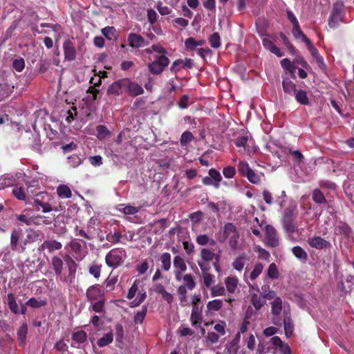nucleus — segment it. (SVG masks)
<instances>
[{"label":"nucleus","instance_id":"1","mask_svg":"<svg viewBox=\"0 0 354 354\" xmlns=\"http://www.w3.org/2000/svg\"><path fill=\"white\" fill-rule=\"evenodd\" d=\"M234 145L236 147L242 148V149L239 150V153H243L245 152L248 156L254 154L258 149L254 140L247 134L238 136L234 140Z\"/></svg>","mask_w":354,"mask_h":354},{"label":"nucleus","instance_id":"2","mask_svg":"<svg viewBox=\"0 0 354 354\" xmlns=\"http://www.w3.org/2000/svg\"><path fill=\"white\" fill-rule=\"evenodd\" d=\"M345 8L342 1H337L333 6L332 11L328 19V26L330 28H337L341 23L344 22Z\"/></svg>","mask_w":354,"mask_h":354},{"label":"nucleus","instance_id":"3","mask_svg":"<svg viewBox=\"0 0 354 354\" xmlns=\"http://www.w3.org/2000/svg\"><path fill=\"white\" fill-rule=\"evenodd\" d=\"M126 257V251L124 249H113L106 255V263L110 268H116L123 263Z\"/></svg>","mask_w":354,"mask_h":354},{"label":"nucleus","instance_id":"4","mask_svg":"<svg viewBox=\"0 0 354 354\" xmlns=\"http://www.w3.org/2000/svg\"><path fill=\"white\" fill-rule=\"evenodd\" d=\"M82 243L86 245L85 242L77 239H73L68 243V246L71 248L73 256L78 261H82L88 253L86 247L83 246Z\"/></svg>","mask_w":354,"mask_h":354},{"label":"nucleus","instance_id":"5","mask_svg":"<svg viewBox=\"0 0 354 354\" xmlns=\"http://www.w3.org/2000/svg\"><path fill=\"white\" fill-rule=\"evenodd\" d=\"M169 59L165 55H159L155 57V59L148 64L149 72L153 75L160 74L165 68L169 65Z\"/></svg>","mask_w":354,"mask_h":354},{"label":"nucleus","instance_id":"6","mask_svg":"<svg viewBox=\"0 0 354 354\" xmlns=\"http://www.w3.org/2000/svg\"><path fill=\"white\" fill-rule=\"evenodd\" d=\"M266 243L271 248H276L279 245V234L274 227L267 225L265 228Z\"/></svg>","mask_w":354,"mask_h":354},{"label":"nucleus","instance_id":"7","mask_svg":"<svg viewBox=\"0 0 354 354\" xmlns=\"http://www.w3.org/2000/svg\"><path fill=\"white\" fill-rule=\"evenodd\" d=\"M173 263L175 279L180 282L182 281L183 273L187 270L186 263L184 259L179 255L174 257Z\"/></svg>","mask_w":354,"mask_h":354},{"label":"nucleus","instance_id":"8","mask_svg":"<svg viewBox=\"0 0 354 354\" xmlns=\"http://www.w3.org/2000/svg\"><path fill=\"white\" fill-rule=\"evenodd\" d=\"M334 234L336 236H340L342 239L349 240L352 238L351 227L346 223L341 221L335 223Z\"/></svg>","mask_w":354,"mask_h":354},{"label":"nucleus","instance_id":"9","mask_svg":"<svg viewBox=\"0 0 354 354\" xmlns=\"http://www.w3.org/2000/svg\"><path fill=\"white\" fill-rule=\"evenodd\" d=\"M127 82V78L115 81L109 86L108 93L115 96L122 95L124 91H126Z\"/></svg>","mask_w":354,"mask_h":354},{"label":"nucleus","instance_id":"10","mask_svg":"<svg viewBox=\"0 0 354 354\" xmlns=\"http://www.w3.org/2000/svg\"><path fill=\"white\" fill-rule=\"evenodd\" d=\"M71 346L80 348H82L87 340V334L82 330H75L71 337Z\"/></svg>","mask_w":354,"mask_h":354},{"label":"nucleus","instance_id":"11","mask_svg":"<svg viewBox=\"0 0 354 354\" xmlns=\"http://www.w3.org/2000/svg\"><path fill=\"white\" fill-rule=\"evenodd\" d=\"M308 245L317 250L327 249L331 247L329 241L325 240L319 236H315L308 239Z\"/></svg>","mask_w":354,"mask_h":354},{"label":"nucleus","instance_id":"12","mask_svg":"<svg viewBox=\"0 0 354 354\" xmlns=\"http://www.w3.org/2000/svg\"><path fill=\"white\" fill-rule=\"evenodd\" d=\"M129 45L133 48H139L149 44L141 35L131 32L127 37Z\"/></svg>","mask_w":354,"mask_h":354},{"label":"nucleus","instance_id":"13","mask_svg":"<svg viewBox=\"0 0 354 354\" xmlns=\"http://www.w3.org/2000/svg\"><path fill=\"white\" fill-rule=\"evenodd\" d=\"M22 236L21 230H14L11 233L10 236V247L12 250H16L19 252H23L26 249V243L22 245L18 246V241Z\"/></svg>","mask_w":354,"mask_h":354},{"label":"nucleus","instance_id":"14","mask_svg":"<svg viewBox=\"0 0 354 354\" xmlns=\"http://www.w3.org/2000/svg\"><path fill=\"white\" fill-rule=\"evenodd\" d=\"M192 66L193 61L191 59H178L173 62L170 71L172 73H176L183 68H191Z\"/></svg>","mask_w":354,"mask_h":354},{"label":"nucleus","instance_id":"15","mask_svg":"<svg viewBox=\"0 0 354 354\" xmlns=\"http://www.w3.org/2000/svg\"><path fill=\"white\" fill-rule=\"evenodd\" d=\"M64 58L67 61H73L76 58V50L73 42L70 40H66L63 44Z\"/></svg>","mask_w":354,"mask_h":354},{"label":"nucleus","instance_id":"16","mask_svg":"<svg viewBox=\"0 0 354 354\" xmlns=\"http://www.w3.org/2000/svg\"><path fill=\"white\" fill-rule=\"evenodd\" d=\"M127 82L126 91L130 96L135 97L144 93L143 88L138 83L132 82L128 78H127Z\"/></svg>","mask_w":354,"mask_h":354},{"label":"nucleus","instance_id":"17","mask_svg":"<svg viewBox=\"0 0 354 354\" xmlns=\"http://www.w3.org/2000/svg\"><path fill=\"white\" fill-rule=\"evenodd\" d=\"M236 230V227L232 223H226L223 227V231L218 235V241L221 243H224L232 235Z\"/></svg>","mask_w":354,"mask_h":354},{"label":"nucleus","instance_id":"18","mask_svg":"<svg viewBox=\"0 0 354 354\" xmlns=\"http://www.w3.org/2000/svg\"><path fill=\"white\" fill-rule=\"evenodd\" d=\"M308 50L310 51L311 55L314 57V59L316 60L318 66L324 69L326 67L324 61L323 57L319 55L318 50L311 44L310 41L309 40V43H306Z\"/></svg>","mask_w":354,"mask_h":354},{"label":"nucleus","instance_id":"19","mask_svg":"<svg viewBox=\"0 0 354 354\" xmlns=\"http://www.w3.org/2000/svg\"><path fill=\"white\" fill-rule=\"evenodd\" d=\"M298 214L297 205L292 203L284 209L282 213V219H295Z\"/></svg>","mask_w":354,"mask_h":354},{"label":"nucleus","instance_id":"20","mask_svg":"<svg viewBox=\"0 0 354 354\" xmlns=\"http://www.w3.org/2000/svg\"><path fill=\"white\" fill-rule=\"evenodd\" d=\"M39 189L38 187V182L36 180L31 181L30 184L28 186L27 188V194L30 196H36V198H39V197H41V198H44V196H48V194L46 192H38Z\"/></svg>","mask_w":354,"mask_h":354},{"label":"nucleus","instance_id":"21","mask_svg":"<svg viewBox=\"0 0 354 354\" xmlns=\"http://www.w3.org/2000/svg\"><path fill=\"white\" fill-rule=\"evenodd\" d=\"M271 341L274 346L279 348L281 354H291V349L289 345L283 343L280 337L274 336L271 339Z\"/></svg>","mask_w":354,"mask_h":354},{"label":"nucleus","instance_id":"22","mask_svg":"<svg viewBox=\"0 0 354 354\" xmlns=\"http://www.w3.org/2000/svg\"><path fill=\"white\" fill-rule=\"evenodd\" d=\"M262 43H263V46H264V48L266 49L270 50L271 53L274 54L278 57H281L283 56V54L281 53V50L279 48H277L274 45V42L272 40H270L269 38L264 37L262 39Z\"/></svg>","mask_w":354,"mask_h":354},{"label":"nucleus","instance_id":"23","mask_svg":"<svg viewBox=\"0 0 354 354\" xmlns=\"http://www.w3.org/2000/svg\"><path fill=\"white\" fill-rule=\"evenodd\" d=\"M102 295V290L97 285L90 286L86 290V297L90 301L97 300Z\"/></svg>","mask_w":354,"mask_h":354},{"label":"nucleus","instance_id":"24","mask_svg":"<svg viewBox=\"0 0 354 354\" xmlns=\"http://www.w3.org/2000/svg\"><path fill=\"white\" fill-rule=\"evenodd\" d=\"M62 243L56 240L45 241L41 245V248L42 250H46L48 252H52L55 250H59L62 248Z\"/></svg>","mask_w":354,"mask_h":354},{"label":"nucleus","instance_id":"25","mask_svg":"<svg viewBox=\"0 0 354 354\" xmlns=\"http://www.w3.org/2000/svg\"><path fill=\"white\" fill-rule=\"evenodd\" d=\"M66 263L69 274L68 278L63 279L62 280L71 283L75 278L77 265L75 262V261L70 257H68V259L66 260Z\"/></svg>","mask_w":354,"mask_h":354},{"label":"nucleus","instance_id":"26","mask_svg":"<svg viewBox=\"0 0 354 354\" xmlns=\"http://www.w3.org/2000/svg\"><path fill=\"white\" fill-rule=\"evenodd\" d=\"M283 90L285 93L293 96L297 89L296 84L288 77H284L282 81Z\"/></svg>","mask_w":354,"mask_h":354},{"label":"nucleus","instance_id":"27","mask_svg":"<svg viewBox=\"0 0 354 354\" xmlns=\"http://www.w3.org/2000/svg\"><path fill=\"white\" fill-rule=\"evenodd\" d=\"M247 261V255L244 253L241 254L234 259L232 266L235 270L241 272Z\"/></svg>","mask_w":354,"mask_h":354},{"label":"nucleus","instance_id":"28","mask_svg":"<svg viewBox=\"0 0 354 354\" xmlns=\"http://www.w3.org/2000/svg\"><path fill=\"white\" fill-rule=\"evenodd\" d=\"M226 290L229 293L233 294L237 289L239 279L236 277H227L224 281Z\"/></svg>","mask_w":354,"mask_h":354},{"label":"nucleus","instance_id":"29","mask_svg":"<svg viewBox=\"0 0 354 354\" xmlns=\"http://www.w3.org/2000/svg\"><path fill=\"white\" fill-rule=\"evenodd\" d=\"M51 265L53 269L54 270L55 274L57 276H60V279L62 280V277L61 276L62 269H63V261L59 257H53L51 259Z\"/></svg>","mask_w":354,"mask_h":354},{"label":"nucleus","instance_id":"30","mask_svg":"<svg viewBox=\"0 0 354 354\" xmlns=\"http://www.w3.org/2000/svg\"><path fill=\"white\" fill-rule=\"evenodd\" d=\"M190 319L192 326L194 327H196L198 324H201L203 317L201 310L197 306H193Z\"/></svg>","mask_w":354,"mask_h":354},{"label":"nucleus","instance_id":"31","mask_svg":"<svg viewBox=\"0 0 354 354\" xmlns=\"http://www.w3.org/2000/svg\"><path fill=\"white\" fill-rule=\"evenodd\" d=\"M28 333V325L24 323L17 330V339L19 342V344L24 346L26 342V336Z\"/></svg>","mask_w":354,"mask_h":354},{"label":"nucleus","instance_id":"32","mask_svg":"<svg viewBox=\"0 0 354 354\" xmlns=\"http://www.w3.org/2000/svg\"><path fill=\"white\" fill-rule=\"evenodd\" d=\"M208 174L212 179L213 187L216 189H218L220 183L223 179L220 172L216 169L212 168L209 170Z\"/></svg>","mask_w":354,"mask_h":354},{"label":"nucleus","instance_id":"33","mask_svg":"<svg viewBox=\"0 0 354 354\" xmlns=\"http://www.w3.org/2000/svg\"><path fill=\"white\" fill-rule=\"evenodd\" d=\"M141 207L133 205H124L123 204L118 205V210L127 215H133L140 212Z\"/></svg>","mask_w":354,"mask_h":354},{"label":"nucleus","instance_id":"34","mask_svg":"<svg viewBox=\"0 0 354 354\" xmlns=\"http://www.w3.org/2000/svg\"><path fill=\"white\" fill-rule=\"evenodd\" d=\"M171 256L169 252H164L160 256V261L162 264V268L165 271H168L171 266Z\"/></svg>","mask_w":354,"mask_h":354},{"label":"nucleus","instance_id":"35","mask_svg":"<svg viewBox=\"0 0 354 354\" xmlns=\"http://www.w3.org/2000/svg\"><path fill=\"white\" fill-rule=\"evenodd\" d=\"M296 101L302 105H308L309 104V99L306 91L299 89L294 94Z\"/></svg>","mask_w":354,"mask_h":354},{"label":"nucleus","instance_id":"36","mask_svg":"<svg viewBox=\"0 0 354 354\" xmlns=\"http://www.w3.org/2000/svg\"><path fill=\"white\" fill-rule=\"evenodd\" d=\"M292 252L296 258L302 262H306L308 259L307 252L300 246H295L292 248Z\"/></svg>","mask_w":354,"mask_h":354},{"label":"nucleus","instance_id":"37","mask_svg":"<svg viewBox=\"0 0 354 354\" xmlns=\"http://www.w3.org/2000/svg\"><path fill=\"white\" fill-rule=\"evenodd\" d=\"M182 280L184 284L180 286H185L187 289L192 290L196 287V282L194 277L191 274H183Z\"/></svg>","mask_w":354,"mask_h":354},{"label":"nucleus","instance_id":"38","mask_svg":"<svg viewBox=\"0 0 354 354\" xmlns=\"http://www.w3.org/2000/svg\"><path fill=\"white\" fill-rule=\"evenodd\" d=\"M295 219H282V225L285 232L288 234H292L296 230Z\"/></svg>","mask_w":354,"mask_h":354},{"label":"nucleus","instance_id":"39","mask_svg":"<svg viewBox=\"0 0 354 354\" xmlns=\"http://www.w3.org/2000/svg\"><path fill=\"white\" fill-rule=\"evenodd\" d=\"M205 43L203 39L196 41L193 37H189L185 41V46L188 50H194L197 46H203Z\"/></svg>","mask_w":354,"mask_h":354},{"label":"nucleus","instance_id":"40","mask_svg":"<svg viewBox=\"0 0 354 354\" xmlns=\"http://www.w3.org/2000/svg\"><path fill=\"white\" fill-rule=\"evenodd\" d=\"M251 303L257 310H259L265 304L266 300L263 297L254 293L252 295Z\"/></svg>","mask_w":354,"mask_h":354},{"label":"nucleus","instance_id":"41","mask_svg":"<svg viewBox=\"0 0 354 354\" xmlns=\"http://www.w3.org/2000/svg\"><path fill=\"white\" fill-rule=\"evenodd\" d=\"M58 196L62 198H69L72 196L71 189L64 185H59L57 189Z\"/></svg>","mask_w":354,"mask_h":354},{"label":"nucleus","instance_id":"42","mask_svg":"<svg viewBox=\"0 0 354 354\" xmlns=\"http://www.w3.org/2000/svg\"><path fill=\"white\" fill-rule=\"evenodd\" d=\"M282 310V300L279 297L275 298L271 303L272 313L274 315H280Z\"/></svg>","mask_w":354,"mask_h":354},{"label":"nucleus","instance_id":"43","mask_svg":"<svg viewBox=\"0 0 354 354\" xmlns=\"http://www.w3.org/2000/svg\"><path fill=\"white\" fill-rule=\"evenodd\" d=\"M283 326L285 330V335L287 337H290L294 330V325L289 317H286L283 319Z\"/></svg>","mask_w":354,"mask_h":354},{"label":"nucleus","instance_id":"44","mask_svg":"<svg viewBox=\"0 0 354 354\" xmlns=\"http://www.w3.org/2000/svg\"><path fill=\"white\" fill-rule=\"evenodd\" d=\"M8 304L10 310L14 314H16V315L19 314V307L17 304L15 295L12 293L8 294Z\"/></svg>","mask_w":354,"mask_h":354},{"label":"nucleus","instance_id":"45","mask_svg":"<svg viewBox=\"0 0 354 354\" xmlns=\"http://www.w3.org/2000/svg\"><path fill=\"white\" fill-rule=\"evenodd\" d=\"M292 32L295 39L301 38L305 44L309 43L310 39L301 30L299 24L292 26Z\"/></svg>","mask_w":354,"mask_h":354},{"label":"nucleus","instance_id":"46","mask_svg":"<svg viewBox=\"0 0 354 354\" xmlns=\"http://www.w3.org/2000/svg\"><path fill=\"white\" fill-rule=\"evenodd\" d=\"M239 233L236 230L232 235L229 238V245L232 250H236L239 249Z\"/></svg>","mask_w":354,"mask_h":354},{"label":"nucleus","instance_id":"47","mask_svg":"<svg viewBox=\"0 0 354 354\" xmlns=\"http://www.w3.org/2000/svg\"><path fill=\"white\" fill-rule=\"evenodd\" d=\"M223 301L221 299H214L209 301L207 304V308L209 311H218L223 307Z\"/></svg>","mask_w":354,"mask_h":354},{"label":"nucleus","instance_id":"48","mask_svg":"<svg viewBox=\"0 0 354 354\" xmlns=\"http://www.w3.org/2000/svg\"><path fill=\"white\" fill-rule=\"evenodd\" d=\"M201 261L209 262L212 261L214 258L216 259L218 255H216L213 252L209 249L203 248L201 252Z\"/></svg>","mask_w":354,"mask_h":354},{"label":"nucleus","instance_id":"49","mask_svg":"<svg viewBox=\"0 0 354 354\" xmlns=\"http://www.w3.org/2000/svg\"><path fill=\"white\" fill-rule=\"evenodd\" d=\"M113 335L111 332L108 333L104 335L101 338H100L97 341V345L100 347H104L109 345L110 343L113 342Z\"/></svg>","mask_w":354,"mask_h":354},{"label":"nucleus","instance_id":"50","mask_svg":"<svg viewBox=\"0 0 354 354\" xmlns=\"http://www.w3.org/2000/svg\"><path fill=\"white\" fill-rule=\"evenodd\" d=\"M262 176L263 174L261 173L259 174L251 169L245 177L251 183L258 184L260 183Z\"/></svg>","mask_w":354,"mask_h":354},{"label":"nucleus","instance_id":"51","mask_svg":"<svg viewBox=\"0 0 354 354\" xmlns=\"http://www.w3.org/2000/svg\"><path fill=\"white\" fill-rule=\"evenodd\" d=\"M194 140V135L189 131H184L180 139L181 146H186L187 144L191 142Z\"/></svg>","mask_w":354,"mask_h":354},{"label":"nucleus","instance_id":"52","mask_svg":"<svg viewBox=\"0 0 354 354\" xmlns=\"http://www.w3.org/2000/svg\"><path fill=\"white\" fill-rule=\"evenodd\" d=\"M101 32L108 40H112L115 37V29L113 26H106L102 28Z\"/></svg>","mask_w":354,"mask_h":354},{"label":"nucleus","instance_id":"53","mask_svg":"<svg viewBox=\"0 0 354 354\" xmlns=\"http://www.w3.org/2000/svg\"><path fill=\"white\" fill-rule=\"evenodd\" d=\"M263 270V265L261 263H257L254 265V268L250 274V279L252 281L255 280L261 274Z\"/></svg>","mask_w":354,"mask_h":354},{"label":"nucleus","instance_id":"54","mask_svg":"<svg viewBox=\"0 0 354 354\" xmlns=\"http://www.w3.org/2000/svg\"><path fill=\"white\" fill-rule=\"evenodd\" d=\"M147 312V306H142V309L136 313L134 316V322L137 324H142L145 318Z\"/></svg>","mask_w":354,"mask_h":354},{"label":"nucleus","instance_id":"55","mask_svg":"<svg viewBox=\"0 0 354 354\" xmlns=\"http://www.w3.org/2000/svg\"><path fill=\"white\" fill-rule=\"evenodd\" d=\"M211 296L212 297L224 296L225 295V288L221 286L216 285L211 287Z\"/></svg>","mask_w":354,"mask_h":354},{"label":"nucleus","instance_id":"56","mask_svg":"<svg viewBox=\"0 0 354 354\" xmlns=\"http://www.w3.org/2000/svg\"><path fill=\"white\" fill-rule=\"evenodd\" d=\"M196 243L200 245H206L209 243L213 245L215 244V241L210 239L207 234H200L196 237Z\"/></svg>","mask_w":354,"mask_h":354},{"label":"nucleus","instance_id":"57","mask_svg":"<svg viewBox=\"0 0 354 354\" xmlns=\"http://www.w3.org/2000/svg\"><path fill=\"white\" fill-rule=\"evenodd\" d=\"M187 290L185 286H179L177 292L179 296V300L182 305H186L187 303Z\"/></svg>","mask_w":354,"mask_h":354},{"label":"nucleus","instance_id":"58","mask_svg":"<svg viewBox=\"0 0 354 354\" xmlns=\"http://www.w3.org/2000/svg\"><path fill=\"white\" fill-rule=\"evenodd\" d=\"M202 278L204 286L207 288H211L215 282L214 276L210 273H205V274L202 275Z\"/></svg>","mask_w":354,"mask_h":354},{"label":"nucleus","instance_id":"59","mask_svg":"<svg viewBox=\"0 0 354 354\" xmlns=\"http://www.w3.org/2000/svg\"><path fill=\"white\" fill-rule=\"evenodd\" d=\"M68 163L71 167L76 168L82 163V160L79 156L73 154L68 157Z\"/></svg>","mask_w":354,"mask_h":354},{"label":"nucleus","instance_id":"60","mask_svg":"<svg viewBox=\"0 0 354 354\" xmlns=\"http://www.w3.org/2000/svg\"><path fill=\"white\" fill-rule=\"evenodd\" d=\"M12 193L19 201H26V193L21 187H15Z\"/></svg>","mask_w":354,"mask_h":354},{"label":"nucleus","instance_id":"61","mask_svg":"<svg viewBox=\"0 0 354 354\" xmlns=\"http://www.w3.org/2000/svg\"><path fill=\"white\" fill-rule=\"evenodd\" d=\"M46 304V300H37L35 297L30 298L26 303V305L29 306L32 308H39L41 306H44Z\"/></svg>","mask_w":354,"mask_h":354},{"label":"nucleus","instance_id":"62","mask_svg":"<svg viewBox=\"0 0 354 354\" xmlns=\"http://www.w3.org/2000/svg\"><path fill=\"white\" fill-rule=\"evenodd\" d=\"M115 339L117 342L122 343L124 337V327L121 324H117L115 327Z\"/></svg>","mask_w":354,"mask_h":354},{"label":"nucleus","instance_id":"63","mask_svg":"<svg viewBox=\"0 0 354 354\" xmlns=\"http://www.w3.org/2000/svg\"><path fill=\"white\" fill-rule=\"evenodd\" d=\"M313 201L319 204L326 203V198L324 194L319 189H315L313 192Z\"/></svg>","mask_w":354,"mask_h":354},{"label":"nucleus","instance_id":"64","mask_svg":"<svg viewBox=\"0 0 354 354\" xmlns=\"http://www.w3.org/2000/svg\"><path fill=\"white\" fill-rule=\"evenodd\" d=\"M12 67L17 72H21L25 67V61L22 57L15 59L12 61Z\"/></svg>","mask_w":354,"mask_h":354}]
</instances>
